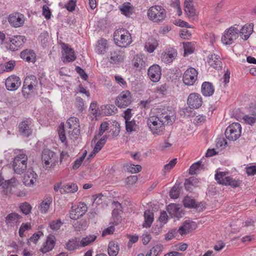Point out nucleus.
<instances>
[{
    "instance_id": "nucleus-26",
    "label": "nucleus",
    "mask_w": 256,
    "mask_h": 256,
    "mask_svg": "<svg viewBox=\"0 0 256 256\" xmlns=\"http://www.w3.org/2000/svg\"><path fill=\"white\" fill-rule=\"evenodd\" d=\"M56 237L52 234H50L46 238V240L44 243L42 247L41 248L40 250L42 253H46L52 250L56 244Z\"/></svg>"
},
{
    "instance_id": "nucleus-36",
    "label": "nucleus",
    "mask_w": 256,
    "mask_h": 256,
    "mask_svg": "<svg viewBox=\"0 0 256 256\" xmlns=\"http://www.w3.org/2000/svg\"><path fill=\"white\" fill-rule=\"evenodd\" d=\"M78 190V187L75 184L70 183L66 185L63 186L60 188V193L63 194H68V193H74L77 192Z\"/></svg>"
},
{
    "instance_id": "nucleus-63",
    "label": "nucleus",
    "mask_w": 256,
    "mask_h": 256,
    "mask_svg": "<svg viewBox=\"0 0 256 256\" xmlns=\"http://www.w3.org/2000/svg\"><path fill=\"white\" fill-rule=\"evenodd\" d=\"M163 250V246L162 244H157L154 246L150 250V253H154V254L157 256L160 252H161Z\"/></svg>"
},
{
    "instance_id": "nucleus-38",
    "label": "nucleus",
    "mask_w": 256,
    "mask_h": 256,
    "mask_svg": "<svg viewBox=\"0 0 256 256\" xmlns=\"http://www.w3.org/2000/svg\"><path fill=\"white\" fill-rule=\"evenodd\" d=\"M158 46V41L156 39L152 38L146 43L144 48L150 53L153 52Z\"/></svg>"
},
{
    "instance_id": "nucleus-64",
    "label": "nucleus",
    "mask_w": 256,
    "mask_h": 256,
    "mask_svg": "<svg viewBox=\"0 0 256 256\" xmlns=\"http://www.w3.org/2000/svg\"><path fill=\"white\" fill-rule=\"evenodd\" d=\"M246 172L248 176H254L256 174V166L252 165L247 166L246 168Z\"/></svg>"
},
{
    "instance_id": "nucleus-3",
    "label": "nucleus",
    "mask_w": 256,
    "mask_h": 256,
    "mask_svg": "<svg viewBox=\"0 0 256 256\" xmlns=\"http://www.w3.org/2000/svg\"><path fill=\"white\" fill-rule=\"evenodd\" d=\"M240 32L238 25L234 24L226 28L224 32L221 40L226 46L230 45L238 38Z\"/></svg>"
},
{
    "instance_id": "nucleus-24",
    "label": "nucleus",
    "mask_w": 256,
    "mask_h": 256,
    "mask_svg": "<svg viewBox=\"0 0 256 256\" xmlns=\"http://www.w3.org/2000/svg\"><path fill=\"white\" fill-rule=\"evenodd\" d=\"M31 124L30 119H26L20 124V132L24 136L28 137L32 134V130L30 128Z\"/></svg>"
},
{
    "instance_id": "nucleus-41",
    "label": "nucleus",
    "mask_w": 256,
    "mask_h": 256,
    "mask_svg": "<svg viewBox=\"0 0 256 256\" xmlns=\"http://www.w3.org/2000/svg\"><path fill=\"white\" fill-rule=\"evenodd\" d=\"M66 126L70 130L79 128V120L75 117L70 118L66 122Z\"/></svg>"
},
{
    "instance_id": "nucleus-14",
    "label": "nucleus",
    "mask_w": 256,
    "mask_h": 256,
    "mask_svg": "<svg viewBox=\"0 0 256 256\" xmlns=\"http://www.w3.org/2000/svg\"><path fill=\"white\" fill-rule=\"evenodd\" d=\"M62 60L64 62H69L74 61L76 58L74 50L70 48L67 44H62Z\"/></svg>"
},
{
    "instance_id": "nucleus-59",
    "label": "nucleus",
    "mask_w": 256,
    "mask_h": 256,
    "mask_svg": "<svg viewBox=\"0 0 256 256\" xmlns=\"http://www.w3.org/2000/svg\"><path fill=\"white\" fill-rule=\"evenodd\" d=\"M127 168L132 173H136L139 172L141 170L142 167L138 164L134 165L133 164H130L128 166Z\"/></svg>"
},
{
    "instance_id": "nucleus-49",
    "label": "nucleus",
    "mask_w": 256,
    "mask_h": 256,
    "mask_svg": "<svg viewBox=\"0 0 256 256\" xmlns=\"http://www.w3.org/2000/svg\"><path fill=\"white\" fill-rule=\"evenodd\" d=\"M108 122H104L102 123V124L100 126L98 133V134L95 136L94 139L96 140L100 136H101L103 134L104 132H105L108 130Z\"/></svg>"
},
{
    "instance_id": "nucleus-51",
    "label": "nucleus",
    "mask_w": 256,
    "mask_h": 256,
    "mask_svg": "<svg viewBox=\"0 0 256 256\" xmlns=\"http://www.w3.org/2000/svg\"><path fill=\"white\" fill-rule=\"evenodd\" d=\"M183 204L185 207L192 208L195 206V201L188 196H186L183 200Z\"/></svg>"
},
{
    "instance_id": "nucleus-55",
    "label": "nucleus",
    "mask_w": 256,
    "mask_h": 256,
    "mask_svg": "<svg viewBox=\"0 0 256 256\" xmlns=\"http://www.w3.org/2000/svg\"><path fill=\"white\" fill-rule=\"evenodd\" d=\"M184 48L185 54H190L192 53L194 50V45L192 43L189 42H186L184 43Z\"/></svg>"
},
{
    "instance_id": "nucleus-21",
    "label": "nucleus",
    "mask_w": 256,
    "mask_h": 256,
    "mask_svg": "<svg viewBox=\"0 0 256 256\" xmlns=\"http://www.w3.org/2000/svg\"><path fill=\"white\" fill-rule=\"evenodd\" d=\"M124 52L118 49H114L110 52L108 60L112 64L120 62L124 60Z\"/></svg>"
},
{
    "instance_id": "nucleus-54",
    "label": "nucleus",
    "mask_w": 256,
    "mask_h": 256,
    "mask_svg": "<svg viewBox=\"0 0 256 256\" xmlns=\"http://www.w3.org/2000/svg\"><path fill=\"white\" fill-rule=\"evenodd\" d=\"M31 225L30 223H23L20 228L18 234L19 236L22 238L24 236V232L26 230L30 229Z\"/></svg>"
},
{
    "instance_id": "nucleus-22",
    "label": "nucleus",
    "mask_w": 256,
    "mask_h": 256,
    "mask_svg": "<svg viewBox=\"0 0 256 256\" xmlns=\"http://www.w3.org/2000/svg\"><path fill=\"white\" fill-rule=\"evenodd\" d=\"M167 210L172 218L177 219L182 218L184 214L179 205L174 204H169L167 206Z\"/></svg>"
},
{
    "instance_id": "nucleus-46",
    "label": "nucleus",
    "mask_w": 256,
    "mask_h": 256,
    "mask_svg": "<svg viewBox=\"0 0 256 256\" xmlns=\"http://www.w3.org/2000/svg\"><path fill=\"white\" fill-rule=\"evenodd\" d=\"M204 165L202 164L201 162H198L192 164L190 168V174H194L200 170L204 168Z\"/></svg>"
},
{
    "instance_id": "nucleus-47",
    "label": "nucleus",
    "mask_w": 256,
    "mask_h": 256,
    "mask_svg": "<svg viewBox=\"0 0 256 256\" xmlns=\"http://www.w3.org/2000/svg\"><path fill=\"white\" fill-rule=\"evenodd\" d=\"M18 182L17 180L14 178H12L10 180L4 181V183L2 184V188H7L9 187H14L17 185Z\"/></svg>"
},
{
    "instance_id": "nucleus-34",
    "label": "nucleus",
    "mask_w": 256,
    "mask_h": 256,
    "mask_svg": "<svg viewBox=\"0 0 256 256\" xmlns=\"http://www.w3.org/2000/svg\"><path fill=\"white\" fill-rule=\"evenodd\" d=\"M154 213L150 210H146L144 213V221L142 224L144 228H150L154 221Z\"/></svg>"
},
{
    "instance_id": "nucleus-48",
    "label": "nucleus",
    "mask_w": 256,
    "mask_h": 256,
    "mask_svg": "<svg viewBox=\"0 0 256 256\" xmlns=\"http://www.w3.org/2000/svg\"><path fill=\"white\" fill-rule=\"evenodd\" d=\"M20 208L23 214H28L30 212L32 206L28 202H24L20 204Z\"/></svg>"
},
{
    "instance_id": "nucleus-56",
    "label": "nucleus",
    "mask_w": 256,
    "mask_h": 256,
    "mask_svg": "<svg viewBox=\"0 0 256 256\" xmlns=\"http://www.w3.org/2000/svg\"><path fill=\"white\" fill-rule=\"evenodd\" d=\"M180 188L178 186H174L170 192V196L172 198H177L179 196Z\"/></svg>"
},
{
    "instance_id": "nucleus-28",
    "label": "nucleus",
    "mask_w": 256,
    "mask_h": 256,
    "mask_svg": "<svg viewBox=\"0 0 256 256\" xmlns=\"http://www.w3.org/2000/svg\"><path fill=\"white\" fill-rule=\"evenodd\" d=\"M196 228V224L194 222H185L179 228L178 232L181 236L186 234L190 231L194 230Z\"/></svg>"
},
{
    "instance_id": "nucleus-16",
    "label": "nucleus",
    "mask_w": 256,
    "mask_h": 256,
    "mask_svg": "<svg viewBox=\"0 0 256 256\" xmlns=\"http://www.w3.org/2000/svg\"><path fill=\"white\" fill-rule=\"evenodd\" d=\"M202 98L198 93L190 94L187 100V104L190 108H198L202 106Z\"/></svg>"
},
{
    "instance_id": "nucleus-62",
    "label": "nucleus",
    "mask_w": 256,
    "mask_h": 256,
    "mask_svg": "<svg viewBox=\"0 0 256 256\" xmlns=\"http://www.w3.org/2000/svg\"><path fill=\"white\" fill-rule=\"evenodd\" d=\"M177 162V159L174 158L170 160V162L168 164H166L164 166V170L165 172L170 171L172 168Z\"/></svg>"
},
{
    "instance_id": "nucleus-52",
    "label": "nucleus",
    "mask_w": 256,
    "mask_h": 256,
    "mask_svg": "<svg viewBox=\"0 0 256 256\" xmlns=\"http://www.w3.org/2000/svg\"><path fill=\"white\" fill-rule=\"evenodd\" d=\"M68 137L72 140H76L80 134L79 128H74L68 131Z\"/></svg>"
},
{
    "instance_id": "nucleus-20",
    "label": "nucleus",
    "mask_w": 256,
    "mask_h": 256,
    "mask_svg": "<svg viewBox=\"0 0 256 256\" xmlns=\"http://www.w3.org/2000/svg\"><path fill=\"white\" fill-rule=\"evenodd\" d=\"M176 56V50L172 48H170L166 49L162 54L161 60L164 63H170L173 62Z\"/></svg>"
},
{
    "instance_id": "nucleus-29",
    "label": "nucleus",
    "mask_w": 256,
    "mask_h": 256,
    "mask_svg": "<svg viewBox=\"0 0 256 256\" xmlns=\"http://www.w3.org/2000/svg\"><path fill=\"white\" fill-rule=\"evenodd\" d=\"M108 48V42L104 38H101L97 42L96 47V52L98 54H104Z\"/></svg>"
},
{
    "instance_id": "nucleus-35",
    "label": "nucleus",
    "mask_w": 256,
    "mask_h": 256,
    "mask_svg": "<svg viewBox=\"0 0 256 256\" xmlns=\"http://www.w3.org/2000/svg\"><path fill=\"white\" fill-rule=\"evenodd\" d=\"M80 247L81 246L79 239L76 238H74L69 240L66 244V248L68 250L72 251Z\"/></svg>"
},
{
    "instance_id": "nucleus-43",
    "label": "nucleus",
    "mask_w": 256,
    "mask_h": 256,
    "mask_svg": "<svg viewBox=\"0 0 256 256\" xmlns=\"http://www.w3.org/2000/svg\"><path fill=\"white\" fill-rule=\"evenodd\" d=\"M168 4L172 8H174L176 10V13L178 16L182 14L180 8V2L179 0H168Z\"/></svg>"
},
{
    "instance_id": "nucleus-45",
    "label": "nucleus",
    "mask_w": 256,
    "mask_h": 256,
    "mask_svg": "<svg viewBox=\"0 0 256 256\" xmlns=\"http://www.w3.org/2000/svg\"><path fill=\"white\" fill-rule=\"evenodd\" d=\"M244 122L248 124L253 125L256 122V114H250L243 117Z\"/></svg>"
},
{
    "instance_id": "nucleus-10",
    "label": "nucleus",
    "mask_w": 256,
    "mask_h": 256,
    "mask_svg": "<svg viewBox=\"0 0 256 256\" xmlns=\"http://www.w3.org/2000/svg\"><path fill=\"white\" fill-rule=\"evenodd\" d=\"M132 99L130 92L128 90H124L116 97L115 104L119 108H126L131 104Z\"/></svg>"
},
{
    "instance_id": "nucleus-17",
    "label": "nucleus",
    "mask_w": 256,
    "mask_h": 256,
    "mask_svg": "<svg viewBox=\"0 0 256 256\" xmlns=\"http://www.w3.org/2000/svg\"><path fill=\"white\" fill-rule=\"evenodd\" d=\"M21 84L20 78L16 76L12 75L6 80L5 85L8 90L14 91L16 90Z\"/></svg>"
},
{
    "instance_id": "nucleus-13",
    "label": "nucleus",
    "mask_w": 256,
    "mask_h": 256,
    "mask_svg": "<svg viewBox=\"0 0 256 256\" xmlns=\"http://www.w3.org/2000/svg\"><path fill=\"white\" fill-rule=\"evenodd\" d=\"M88 210V207L84 202H80L72 206L70 212V216L72 220H78Z\"/></svg>"
},
{
    "instance_id": "nucleus-4",
    "label": "nucleus",
    "mask_w": 256,
    "mask_h": 256,
    "mask_svg": "<svg viewBox=\"0 0 256 256\" xmlns=\"http://www.w3.org/2000/svg\"><path fill=\"white\" fill-rule=\"evenodd\" d=\"M148 18L154 22H160L164 20L166 17V11L162 6L155 5L148 10Z\"/></svg>"
},
{
    "instance_id": "nucleus-25",
    "label": "nucleus",
    "mask_w": 256,
    "mask_h": 256,
    "mask_svg": "<svg viewBox=\"0 0 256 256\" xmlns=\"http://www.w3.org/2000/svg\"><path fill=\"white\" fill-rule=\"evenodd\" d=\"M240 35L244 40H247L254 32V24H246L239 29Z\"/></svg>"
},
{
    "instance_id": "nucleus-23",
    "label": "nucleus",
    "mask_w": 256,
    "mask_h": 256,
    "mask_svg": "<svg viewBox=\"0 0 256 256\" xmlns=\"http://www.w3.org/2000/svg\"><path fill=\"white\" fill-rule=\"evenodd\" d=\"M207 62L212 67L216 69H220L222 67V62L220 56L215 54H209Z\"/></svg>"
},
{
    "instance_id": "nucleus-39",
    "label": "nucleus",
    "mask_w": 256,
    "mask_h": 256,
    "mask_svg": "<svg viewBox=\"0 0 256 256\" xmlns=\"http://www.w3.org/2000/svg\"><path fill=\"white\" fill-rule=\"evenodd\" d=\"M107 138L108 136H104L100 138V140L96 143V146L94 148L92 154H96L102 150L106 144Z\"/></svg>"
},
{
    "instance_id": "nucleus-27",
    "label": "nucleus",
    "mask_w": 256,
    "mask_h": 256,
    "mask_svg": "<svg viewBox=\"0 0 256 256\" xmlns=\"http://www.w3.org/2000/svg\"><path fill=\"white\" fill-rule=\"evenodd\" d=\"M52 198L50 196H46L44 198L38 206V209L41 213L46 214L48 212L50 205L52 203Z\"/></svg>"
},
{
    "instance_id": "nucleus-31",
    "label": "nucleus",
    "mask_w": 256,
    "mask_h": 256,
    "mask_svg": "<svg viewBox=\"0 0 256 256\" xmlns=\"http://www.w3.org/2000/svg\"><path fill=\"white\" fill-rule=\"evenodd\" d=\"M20 57L28 62H34L36 60V54L32 50H26L20 53Z\"/></svg>"
},
{
    "instance_id": "nucleus-37",
    "label": "nucleus",
    "mask_w": 256,
    "mask_h": 256,
    "mask_svg": "<svg viewBox=\"0 0 256 256\" xmlns=\"http://www.w3.org/2000/svg\"><path fill=\"white\" fill-rule=\"evenodd\" d=\"M108 254L110 256H116L119 252V247L115 242H110L108 244Z\"/></svg>"
},
{
    "instance_id": "nucleus-18",
    "label": "nucleus",
    "mask_w": 256,
    "mask_h": 256,
    "mask_svg": "<svg viewBox=\"0 0 256 256\" xmlns=\"http://www.w3.org/2000/svg\"><path fill=\"white\" fill-rule=\"evenodd\" d=\"M26 38L24 36H16L10 38L9 44L10 49L12 51H16L23 46L25 42Z\"/></svg>"
},
{
    "instance_id": "nucleus-15",
    "label": "nucleus",
    "mask_w": 256,
    "mask_h": 256,
    "mask_svg": "<svg viewBox=\"0 0 256 256\" xmlns=\"http://www.w3.org/2000/svg\"><path fill=\"white\" fill-rule=\"evenodd\" d=\"M38 176L32 170L28 169L24 174L23 178L24 184L28 187H32L38 182Z\"/></svg>"
},
{
    "instance_id": "nucleus-40",
    "label": "nucleus",
    "mask_w": 256,
    "mask_h": 256,
    "mask_svg": "<svg viewBox=\"0 0 256 256\" xmlns=\"http://www.w3.org/2000/svg\"><path fill=\"white\" fill-rule=\"evenodd\" d=\"M97 236L94 234H90L84 238H83L80 241L81 247H85L92 242H94Z\"/></svg>"
},
{
    "instance_id": "nucleus-33",
    "label": "nucleus",
    "mask_w": 256,
    "mask_h": 256,
    "mask_svg": "<svg viewBox=\"0 0 256 256\" xmlns=\"http://www.w3.org/2000/svg\"><path fill=\"white\" fill-rule=\"evenodd\" d=\"M22 216L16 212L8 214L6 218V222L7 224L14 225L18 222Z\"/></svg>"
},
{
    "instance_id": "nucleus-12",
    "label": "nucleus",
    "mask_w": 256,
    "mask_h": 256,
    "mask_svg": "<svg viewBox=\"0 0 256 256\" xmlns=\"http://www.w3.org/2000/svg\"><path fill=\"white\" fill-rule=\"evenodd\" d=\"M8 20L12 26L17 28L24 25L26 17L20 12H15L10 14L8 16Z\"/></svg>"
},
{
    "instance_id": "nucleus-42",
    "label": "nucleus",
    "mask_w": 256,
    "mask_h": 256,
    "mask_svg": "<svg viewBox=\"0 0 256 256\" xmlns=\"http://www.w3.org/2000/svg\"><path fill=\"white\" fill-rule=\"evenodd\" d=\"M126 128L127 132H132L137 130L138 127L134 120L125 122Z\"/></svg>"
},
{
    "instance_id": "nucleus-6",
    "label": "nucleus",
    "mask_w": 256,
    "mask_h": 256,
    "mask_svg": "<svg viewBox=\"0 0 256 256\" xmlns=\"http://www.w3.org/2000/svg\"><path fill=\"white\" fill-rule=\"evenodd\" d=\"M42 162L43 167L48 170L54 168L58 162L56 154L50 150H44L42 154Z\"/></svg>"
},
{
    "instance_id": "nucleus-9",
    "label": "nucleus",
    "mask_w": 256,
    "mask_h": 256,
    "mask_svg": "<svg viewBox=\"0 0 256 256\" xmlns=\"http://www.w3.org/2000/svg\"><path fill=\"white\" fill-rule=\"evenodd\" d=\"M241 125L238 122H234L230 125L226 130L225 136L230 140H236L240 136Z\"/></svg>"
},
{
    "instance_id": "nucleus-58",
    "label": "nucleus",
    "mask_w": 256,
    "mask_h": 256,
    "mask_svg": "<svg viewBox=\"0 0 256 256\" xmlns=\"http://www.w3.org/2000/svg\"><path fill=\"white\" fill-rule=\"evenodd\" d=\"M106 111L104 113L108 115H112L116 112L117 108L113 104H108L106 106Z\"/></svg>"
},
{
    "instance_id": "nucleus-32",
    "label": "nucleus",
    "mask_w": 256,
    "mask_h": 256,
    "mask_svg": "<svg viewBox=\"0 0 256 256\" xmlns=\"http://www.w3.org/2000/svg\"><path fill=\"white\" fill-rule=\"evenodd\" d=\"M120 10L126 16H130L134 12V8L130 2L123 4L120 6Z\"/></svg>"
},
{
    "instance_id": "nucleus-50",
    "label": "nucleus",
    "mask_w": 256,
    "mask_h": 256,
    "mask_svg": "<svg viewBox=\"0 0 256 256\" xmlns=\"http://www.w3.org/2000/svg\"><path fill=\"white\" fill-rule=\"evenodd\" d=\"M86 151L85 150L83 153L82 156H80L79 158H77L74 162L72 165L73 169H77L82 164V162L84 160L86 155Z\"/></svg>"
},
{
    "instance_id": "nucleus-7",
    "label": "nucleus",
    "mask_w": 256,
    "mask_h": 256,
    "mask_svg": "<svg viewBox=\"0 0 256 256\" xmlns=\"http://www.w3.org/2000/svg\"><path fill=\"white\" fill-rule=\"evenodd\" d=\"M227 172H216L215 174V179L217 182L220 184L228 185L232 188H236L239 186L242 181L238 179L233 178L232 177L227 176Z\"/></svg>"
},
{
    "instance_id": "nucleus-60",
    "label": "nucleus",
    "mask_w": 256,
    "mask_h": 256,
    "mask_svg": "<svg viewBox=\"0 0 256 256\" xmlns=\"http://www.w3.org/2000/svg\"><path fill=\"white\" fill-rule=\"evenodd\" d=\"M50 228L54 230H58L62 225V222L60 220H53L50 222Z\"/></svg>"
},
{
    "instance_id": "nucleus-5",
    "label": "nucleus",
    "mask_w": 256,
    "mask_h": 256,
    "mask_svg": "<svg viewBox=\"0 0 256 256\" xmlns=\"http://www.w3.org/2000/svg\"><path fill=\"white\" fill-rule=\"evenodd\" d=\"M114 39L116 44L121 48H126L132 42L130 34L127 30L124 28L115 31Z\"/></svg>"
},
{
    "instance_id": "nucleus-1",
    "label": "nucleus",
    "mask_w": 256,
    "mask_h": 256,
    "mask_svg": "<svg viewBox=\"0 0 256 256\" xmlns=\"http://www.w3.org/2000/svg\"><path fill=\"white\" fill-rule=\"evenodd\" d=\"M175 118L174 111L163 109L158 110L156 115L146 118V124L153 134L160 136L164 131L165 126L172 124Z\"/></svg>"
},
{
    "instance_id": "nucleus-30",
    "label": "nucleus",
    "mask_w": 256,
    "mask_h": 256,
    "mask_svg": "<svg viewBox=\"0 0 256 256\" xmlns=\"http://www.w3.org/2000/svg\"><path fill=\"white\" fill-rule=\"evenodd\" d=\"M202 93L205 96H212L214 92V88L212 84L209 82H204L202 86Z\"/></svg>"
},
{
    "instance_id": "nucleus-11",
    "label": "nucleus",
    "mask_w": 256,
    "mask_h": 256,
    "mask_svg": "<svg viewBox=\"0 0 256 256\" xmlns=\"http://www.w3.org/2000/svg\"><path fill=\"white\" fill-rule=\"evenodd\" d=\"M198 72L197 70L193 68H188L184 72L182 76L184 83L187 86H193L198 79Z\"/></svg>"
},
{
    "instance_id": "nucleus-44",
    "label": "nucleus",
    "mask_w": 256,
    "mask_h": 256,
    "mask_svg": "<svg viewBox=\"0 0 256 256\" xmlns=\"http://www.w3.org/2000/svg\"><path fill=\"white\" fill-rule=\"evenodd\" d=\"M184 11L189 18L192 20L197 19L198 13L194 6L191 7L190 9H184Z\"/></svg>"
},
{
    "instance_id": "nucleus-2",
    "label": "nucleus",
    "mask_w": 256,
    "mask_h": 256,
    "mask_svg": "<svg viewBox=\"0 0 256 256\" xmlns=\"http://www.w3.org/2000/svg\"><path fill=\"white\" fill-rule=\"evenodd\" d=\"M15 156L13 164V170L15 173L20 174L26 170L28 164V156L23 150H14Z\"/></svg>"
},
{
    "instance_id": "nucleus-53",
    "label": "nucleus",
    "mask_w": 256,
    "mask_h": 256,
    "mask_svg": "<svg viewBox=\"0 0 256 256\" xmlns=\"http://www.w3.org/2000/svg\"><path fill=\"white\" fill-rule=\"evenodd\" d=\"M16 65V62L14 60H10L8 62L4 63L2 65V68H4V70L8 72H11L14 68Z\"/></svg>"
},
{
    "instance_id": "nucleus-19",
    "label": "nucleus",
    "mask_w": 256,
    "mask_h": 256,
    "mask_svg": "<svg viewBox=\"0 0 256 256\" xmlns=\"http://www.w3.org/2000/svg\"><path fill=\"white\" fill-rule=\"evenodd\" d=\"M148 74L152 82H158L162 75L160 66L158 64L152 65L149 68Z\"/></svg>"
},
{
    "instance_id": "nucleus-57",
    "label": "nucleus",
    "mask_w": 256,
    "mask_h": 256,
    "mask_svg": "<svg viewBox=\"0 0 256 256\" xmlns=\"http://www.w3.org/2000/svg\"><path fill=\"white\" fill-rule=\"evenodd\" d=\"M58 136L60 140L62 141V142H65L66 137L65 136L64 133V124L62 123L60 126H59V130L58 131Z\"/></svg>"
},
{
    "instance_id": "nucleus-61",
    "label": "nucleus",
    "mask_w": 256,
    "mask_h": 256,
    "mask_svg": "<svg viewBox=\"0 0 256 256\" xmlns=\"http://www.w3.org/2000/svg\"><path fill=\"white\" fill-rule=\"evenodd\" d=\"M42 15L47 20L50 18L51 12L48 6L46 4L42 6Z\"/></svg>"
},
{
    "instance_id": "nucleus-8",
    "label": "nucleus",
    "mask_w": 256,
    "mask_h": 256,
    "mask_svg": "<svg viewBox=\"0 0 256 256\" xmlns=\"http://www.w3.org/2000/svg\"><path fill=\"white\" fill-rule=\"evenodd\" d=\"M40 82L33 75L27 76L24 82L22 92L24 95L28 94L36 90Z\"/></svg>"
}]
</instances>
